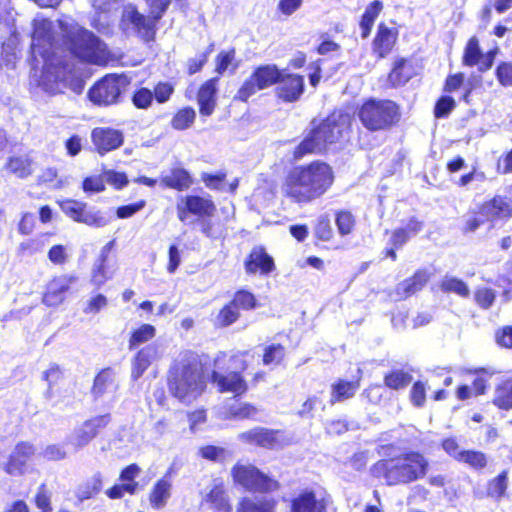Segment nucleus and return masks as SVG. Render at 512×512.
<instances>
[{"instance_id":"nucleus-10","label":"nucleus","mask_w":512,"mask_h":512,"mask_svg":"<svg viewBox=\"0 0 512 512\" xmlns=\"http://www.w3.org/2000/svg\"><path fill=\"white\" fill-rule=\"evenodd\" d=\"M231 475L235 483L249 491L268 492L278 488L277 481L250 464H236L231 470Z\"/></svg>"},{"instance_id":"nucleus-52","label":"nucleus","mask_w":512,"mask_h":512,"mask_svg":"<svg viewBox=\"0 0 512 512\" xmlns=\"http://www.w3.org/2000/svg\"><path fill=\"white\" fill-rule=\"evenodd\" d=\"M455 108V101L450 96H442L436 103L434 115L436 118H444Z\"/></svg>"},{"instance_id":"nucleus-7","label":"nucleus","mask_w":512,"mask_h":512,"mask_svg":"<svg viewBox=\"0 0 512 512\" xmlns=\"http://www.w3.org/2000/svg\"><path fill=\"white\" fill-rule=\"evenodd\" d=\"M130 80L125 75H106L90 88L89 99L97 105L108 106L119 102Z\"/></svg>"},{"instance_id":"nucleus-13","label":"nucleus","mask_w":512,"mask_h":512,"mask_svg":"<svg viewBox=\"0 0 512 512\" xmlns=\"http://www.w3.org/2000/svg\"><path fill=\"white\" fill-rule=\"evenodd\" d=\"M35 453L36 448L33 444L26 441L17 443L10 453L7 462L3 465L4 471L11 476L23 475Z\"/></svg>"},{"instance_id":"nucleus-20","label":"nucleus","mask_w":512,"mask_h":512,"mask_svg":"<svg viewBox=\"0 0 512 512\" xmlns=\"http://www.w3.org/2000/svg\"><path fill=\"white\" fill-rule=\"evenodd\" d=\"M162 353V347L158 343H152L138 351L132 362V378H140L154 361L161 358Z\"/></svg>"},{"instance_id":"nucleus-26","label":"nucleus","mask_w":512,"mask_h":512,"mask_svg":"<svg viewBox=\"0 0 512 512\" xmlns=\"http://www.w3.org/2000/svg\"><path fill=\"white\" fill-rule=\"evenodd\" d=\"M217 78L206 81L198 92L199 111L202 116H210L216 106Z\"/></svg>"},{"instance_id":"nucleus-47","label":"nucleus","mask_w":512,"mask_h":512,"mask_svg":"<svg viewBox=\"0 0 512 512\" xmlns=\"http://www.w3.org/2000/svg\"><path fill=\"white\" fill-rule=\"evenodd\" d=\"M229 416L237 419L252 418L258 413L257 407L250 403H238L229 408Z\"/></svg>"},{"instance_id":"nucleus-23","label":"nucleus","mask_w":512,"mask_h":512,"mask_svg":"<svg viewBox=\"0 0 512 512\" xmlns=\"http://www.w3.org/2000/svg\"><path fill=\"white\" fill-rule=\"evenodd\" d=\"M277 95L286 102L296 101L304 90V80L302 76L289 74L280 77L278 81Z\"/></svg>"},{"instance_id":"nucleus-45","label":"nucleus","mask_w":512,"mask_h":512,"mask_svg":"<svg viewBox=\"0 0 512 512\" xmlns=\"http://www.w3.org/2000/svg\"><path fill=\"white\" fill-rule=\"evenodd\" d=\"M459 462H463L475 469L484 468L487 464V458L480 451L464 450L460 456Z\"/></svg>"},{"instance_id":"nucleus-36","label":"nucleus","mask_w":512,"mask_h":512,"mask_svg":"<svg viewBox=\"0 0 512 512\" xmlns=\"http://www.w3.org/2000/svg\"><path fill=\"white\" fill-rule=\"evenodd\" d=\"M411 78V71L407 68V60L399 58L395 61L394 67L388 75V82L393 86L404 85Z\"/></svg>"},{"instance_id":"nucleus-37","label":"nucleus","mask_w":512,"mask_h":512,"mask_svg":"<svg viewBox=\"0 0 512 512\" xmlns=\"http://www.w3.org/2000/svg\"><path fill=\"white\" fill-rule=\"evenodd\" d=\"M114 272L115 270L108 266L107 261L100 259L92 268L91 282L99 288L113 277Z\"/></svg>"},{"instance_id":"nucleus-6","label":"nucleus","mask_w":512,"mask_h":512,"mask_svg":"<svg viewBox=\"0 0 512 512\" xmlns=\"http://www.w3.org/2000/svg\"><path fill=\"white\" fill-rule=\"evenodd\" d=\"M358 117L369 131H382L399 121L400 112L396 103L391 100L369 99L359 108Z\"/></svg>"},{"instance_id":"nucleus-2","label":"nucleus","mask_w":512,"mask_h":512,"mask_svg":"<svg viewBox=\"0 0 512 512\" xmlns=\"http://www.w3.org/2000/svg\"><path fill=\"white\" fill-rule=\"evenodd\" d=\"M333 182L332 168L324 162L314 161L292 169L283 183L282 191L293 202L306 204L325 194Z\"/></svg>"},{"instance_id":"nucleus-14","label":"nucleus","mask_w":512,"mask_h":512,"mask_svg":"<svg viewBox=\"0 0 512 512\" xmlns=\"http://www.w3.org/2000/svg\"><path fill=\"white\" fill-rule=\"evenodd\" d=\"M238 439L247 444L276 449L284 445L283 434L280 431L269 430L263 427H256L249 431L242 432Z\"/></svg>"},{"instance_id":"nucleus-25","label":"nucleus","mask_w":512,"mask_h":512,"mask_svg":"<svg viewBox=\"0 0 512 512\" xmlns=\"http://www.w3.org/2000/svg\"><path fill=\"white\" fill-rule=\"evenodd\" d=\"M480 213L486 219L493 220L495 218L511 217L512 202L502 196H495L490 201L480 205Z\"/></svg>"},{"instance_id":"nucleus-18","label":"nucleus","mask_w":512,"mask_h":512,"mask_svg":"<svg viewBox=\"0 0 512 512\" xmlns=\"http://www.w3.org/2000/svg\"><path fill=\"white\" fill-rule=\"evenodd\" d=\"M212 381L217 385L220 392L233 393L235 396L244 394L248 385L240 372L230 371L227 373L213 372Z\"/></svg>"},{"instance_id":"nucleus-41","label":"nucleus","mask_w":512,"mask_h":512,"mask_svg":"<svg viewBox=\"0 0 512 512\" xmlns=\"http://www.w3.org/2000/svg\"><path fill=\"white\" fill-rule=\"evenodd\" d=\"M8 170L19 178L27 177L31 174V162L27 157L18 156L10 158L7 164Z\"/></svg>"},{"instance_id":"nucleus-35","label":"nucleus","mask_w":512,"mask_h":512,"mask_svg":"<svg viewBox=\"0 0 512 512\" xmlns=\"http://www.w3.org/2000/svg\"><path fill=\"white\" fill-rule=\"evenodd\" d=\"M331 388V403L334 404L353 397L359 388V379L352 382L339 380Z\"/></svg>"},{"instance_id":"nucleus-30","label":"nucleus","mask_w":512,"mask_h":512,"mask_svg":"<svg viewBox=\"0 0 512 512\" xmlns=\"http://www.w3.org/2000/svg\"><path fill=\"white\" fill-rule=\"evenodd\" d=\"M429 279L425 271L416 272L411 278L399 283L395 289L396 299H404L421 290Z\"/></svg>"},{"instance_id":"nucleus-50","label":"nucleus","mask_w":512,"mask_h":512,"mask_svg":"<svg viewBox=\"0 0 512 512\" xmlns=\"http://www.w3.org/2000/svg\"><path fill=\"white\" fill-rule=\"evenodd\" d=\"M485 216L480 213V207L477 211H472L465 216V223L463 227L464 232L476 231L485 221H488Z\"/></svg>"},{"instance_id":"nucleus-21","label":"nucleus","mask_w":512,"mask_h":512,"mask_svg":"<svg viewBox=\"0 0 512 512\" xmlns=\"http://www.w3.org/2000/svg\"><path fill=\"white\" fill-rule=\"evenodd\" d=\"M118 388L119 380L116 373L112 369L106 368L96 375L92 394L95 398H101L106 395L115 397Z\"/></svg>"},{"instance_id":"nucleus-59","label":"nucleus","mask_w":512,"mask_h":512,"mask_svg":"<svg viewBox=\"0 0 512 512\" xmlns=\"http://www.w3.org/2000/svg\"><path fill=\"white\" fill-rule=\"evenodd\" d=\"M104 181L114 186L116 189H121L128 183L125 173L115 172L112 170L104 172Z\"/></svg>"},{"instance_id":"nucleus-43","label":"nucleus","mask_w":512,"mask_h":512,"mask_svg":"<svg viewBox=\"0 0 512 512\" xmlns=\"http://www.w3.org/2000/svg\"><path fill=\"white\" fill-rule=\"evenodd\" d=\"M441 288L447 292H453L461 297H468L470 290L468 286L460 279L455 277H445L441 283Z\"/></svg>"},{"instance_id":"nucleus-5","label":"nucleus","mask_w":512,"mask_h":512,"mask_svg":"<svg viewBox=\"0 0 512 512\" xmlns=\"http://www.w3.org/2000/svg\"><path fill=\"white\" fill-rule=\"evenodd\" d=\"M351 126L349 114L335 112L328 116L318 126L313 128L305 139L297 146L295 158H301L309 153L322 152L327 145L343 138Z\"/></svg>"},{"instance_id":"nucleus-39","label":"nucleus","mask_w":512,"mask_h":512,"mask_svg":"<svg viewBox=\"0 0 512 512\" xmlns=\"http://www.w3.org/2000/svg\"><path fill=\"white\" fill-rule=\"evenodd\" d=\"M196 112L191 107L179 110L171 120V126L176 130L188 129L195 121Z\"/></svg>"},{"instance_id":"nucleus-44","label":"nucleus","mask_w":512,"mask_h":512,"mask_svg":"<svg viewBox=\"0 0 512 512\" xmlns=\"http://www.w3.org/2000/svg\"><path fill=\"white\" fill-rule=\"evenodd\" d=\"M411 380L412 377L408 373L397 370L385 377V385L391 389L398 390L409 385Z\"/></svg>"},{"instance_id":"nucleus-29","label":"nucleus","mask_w":512,"mask_h":512,"mask_svg":"<svg viewBox=\"0 0 512 512\" xmlns=\"http://www.w3.org/2000/svg\"><path fill=\"white\" fill-rule=\"evenodd\" d=\"M192 182V177L189 172L180 167L172 168L169 173L163 174L160 179L162 186L178 191L188 189Z\"/></svg>"},{"instance_id":"nucleus-42","label":"nucleus","mask_w":512,"mask_h":512,"mask_svg":"<svg viewBox=\"0 0 512 512\" xmlns=\"http://www.w3.org/2000/svg\"><path fill=\"white\" fill-rule=\"evenodd\" d=\"M507 485V472L504 471L489 482L487 493L492 498L500 499L505 494Z\"/></svg>"},{"instance_id":"nucleus-19","label":"nucleus","mask_w":512,"mask_h":512,"mask_svg":"<svg viewBox=\"0 0 512 512\" xmlns=\"http://www.w3.org/2000/svg\"><path fill=\"white\" fill-rule=\"evenodd\" d=\"M398 39V30L380 23L372 42V51L378 58H385L392 51Z\"/></svg>"},{"instance_id":"nucleus-12","label":"nucleus","mask_w":512,"mask_h":512,"mask_svg":"<svg viewBox=\"0 0 512 512\" xmlns=\"http://www.w3.org/2000/svg\"><path fill=\"white\" fill-rule=\"evenodd\" d=\"M176 209L178 219L181 222H185L188 214L201 218L212 217L216 211V206L209 198L189 195L178 199Z\"/></svg>"},{"instance_id":"nucleus-38","label":"nucleus","mask_w":512,"mask_h":512,"mask_svg":"<svg viewBox=\"0 0 512 512\" xmlns=\"http://www.w3.org/2000/svg\"><path fill=\"white\" fill-rule=\"evenodd\" d=\"M156 329L153 325L142 324L139 328L134 330L129 339V349H133L141 344H144L154 338Z\"/></svg>"},{"instance_id":"nucleus-56","label":"nucleus","mask_w":512,"mask_h":512,"mask_svg":"<svg viewBox=\"0 0 512 512\" xmlns=\"http://www.w3.org/2000/svg\"><path fill=\"white\" fill-rule=\"evenodd\" d=\"M231 302L237 309L238 307H242L243 309H252L256 306V299L254 295L247 291L237 292Z\"/></svg>"},{"instance_id":"nucleus-15","label":"nucleus","mask_w":512,"mask_h":512,"mask_svg":"<svg viewBox=\"0 0 512 512\" xmlns=\"http://www.w3.org/2000/svg\"><path fill=\"white\" fill-rule=\"evenodd\" d=\"M92 142L100 155L119 148L124 142L122 131L110 127H96L91 132Z\"/></svg>"},{"instance_id":"nucleus-49","label":"nucleus","mask_w":512,"mask_h":512,"mask_svg":"<svg viewBox=\"0 0 512 512\" xmlns=\"http://www.w3.org/2000/svg\"><path fill=\"white\" fill-rule=\"evenodd\" d=\"M234 60H235V51L234 50L221 52L217 56L216 72L219 74H223L230 67H232V70L234 71L236 69V65H234Z\"/></svg>"},{"instance_id":"nucleus-31","label":"nucleus","mask_w":512,"mask_h":512,"mask_svg":"<svg viewBox=\"0 0 512 512\" xmlns=\"http://www.w3.org/2000/svg\"><path fill=\"white\" fill-rule=\"evenodd\" d=\"M429 279L425 271L416 272L411 278L399 283L395 289L396 299H404L421 290Z\"/></svg>"},{"instance_id":"nucleus-34","label":"nucleus","mask_w":512,"mask_h":512,"mask_svg":"<svg viewBox=\"0 0 512 512\" xmlns=\"http://www.w3.org/2000/svg\"><path fill=\"white\" fill-rule=\"evenodd\" d=\"M493 404L502 410L512 409V377L504 380L495 388Z\"/></svg>"},{"instance_id":"nucleus-22","label":"nucleus","mask_w":512,"mask_h":512,"mask_svg":"<svg viewBox=\"0 0 512 512\" xmlns=\"http://www.w3.org/2000/svg\"><path fill=\"white\" fill-rule=\"evenodd\" d=\"M327 500L313 491H303L292 501L291 512H326Z\"/></svg>"},{"instance_id":"nucleus-1","label":"nucleus","mask_w":512,"mask_h":512,"mask_svg":"<svg viewBox=\"0 0 512 512\" xmlns=\"http://www.w3.org/2000/svg\"><path fill=\"white\" fill-rule=\"evenodd\" d=\"M55 29L47 19L34 24L30 86L49 96L63 93L66 88L80 94L84 88L82 79L54 48L61 45L83 61L102 65L108 59L106 45L67 16L57 21V37Z\"/></svg>"},{"instance_id":"nucleus-33","label":"nucleus","mask_w":512,"mask_h":512,"mask_svg":"<svg viewBox=\"0 0 512 512\" xmlns=\"http://www.w3.org/2000/svg\"><path fill=\"white\" fill-rule=\"evenodd\" d=\"M275 501L271 498H243L237 512H274Z\"/></svg>"},{"instance_id":"nucleus-53","label":"nucleus","mask_w":512,"mask_h":512,"mask_svg":"<svg viewBox=\"0 0 512 512\" xmlns=\"http://www.w3.org/2000/svg\"><path fill=\"white\" fill-rule=\"evenodd\" d=\"M48 258L53 264L62 265L69 258V248L64 245H54L48 251Z\"/></svg>"},{"instance_id":"nucleus-9","label":"nucleus","mask_w":512,"mask_h":512,"mask_svg":"<svg viewBox=\"0 0 512 512\" xmlns=\"http://www.w3.org/2000/svg\"><path fill=\"white\" fill-rule=\"evenodd\" d=\"M281 72L274 64L259 66L244 81L235 98L246 102L251 96L260 90H264L280 80Z\"/></svg>"},{"instance_id":"nucleus-27","label":"nucleus","mask_w":512,"mask_h":512,"mask_svg":"<svg viewBox=\"0 0 512 512\" xmlns=\"http://www.w3.org/2000/svg\"><path fill=\"white\" fill-rule=\"evenodd\" d=\"M275 268L274 261L263 248H255L249 255L245 263L247 273H256L260 271L262 274H268Z\"/></svg>"},{"instance_id":"nucleus-60","label":"nucleus","mask_w":512,"mask_h":512,"mask_svg":"<svg viewBox=\"0 0 512 512\" xmlns=\"http://www.w3.org/2000/svg\"><path fill=\"white\" fill-rule=\"evenodd\" d=\"M153 100V93L147 88H141L133 96V103L138 108H148Z\"/></svg>"},{"instance_id":"nucleus-8","label":"nucleus","mask_w":512,"mask_h":512,"mask_svg":"<svg viewBox=\"0 0 512 512\" xmlns=\"http://www.w3.org/2000/svg\"><path fill=\"white\" fill-rule=\"evenodd\" d=\"M61 210L73 221L94 228H102L111 222V217L104 211L77 200L60 202Z\"/></svg>"},{"instance_id":"nucleus-61","label":"nucleus","mask_w":512,"mask_h":512,"mask_svg":"<svg viewBox=\"0 0 512 512\" xmlns=\"http://www.w3.org/2000/svg\"><path fill=\"white\" fill-rule=\"evenodd\" d=\"M211 217L203 218L200 222L202 233L212 239H217L221 236L222 232L215 222H213Z\"/></svg>"},{"instance_id":"nucleus-57","label":"nucleus","mask_w":512,"mask_h":512,"mask_svg":"<svg viewBox=\"0 0 512 512\" xmlns=\"http://www.w3.org/2000/svg\"><path fill=\"white\" fill-rule=\"evenodd\" d=\"M336 225L340 234H349L354 227V218L349 212H340L336 217Z\"/></svg>"},{"instance_id":"nucleus-54","label":"nucleus","mask_w":512,"mask_h":512,"mask_svg":"<svg viewBox=\"0 0 512 512\" xmlns=\"http://www.w3.org/2000/svg\"><path fill=\"white\" fill-rule=\"evenodd\" d=\"M145 2L149 8V15L158 20L162 18L171 4V0H145Z\"/></svg>"},{"instance_id":"nucleus-16","label":"nucleus","mask_w":512,"mask_h":512,"mask_svg":"<svg viewBox=\"0 0 512 512\" xmlns=\"http://www.w3.org/2000/svg\"><path fill=\"white\" fill-rule=\"evenodd\" d=\"M77 281L73 275H59L50 280L43 295V303L47 306H58L65 300V294L70 286Z\"/></svg>"},{"instance_id":"nucleus-64","label":"nucleus","mask_w":512,"mask_h":512,"mask_svg":"<svg viewBox=\"0 0 512 512\" xmlns=\"http://www.w3.org/2000/svg\"><path fill=\"white\" fill-rule=\"evenodd\" d=\"M499 82L504 86H512V64L502 63L496 70Z\"/></svg>"},{"instance_id":"nucleus-4","label":"nucleus","mask_w":512,"mask_h":512,"mask_svg":"<svg viewBox=\"0 0 512 512\" xmlns=\"http://www.w3.org/2000/svg\"><path fill=\"white\" fill-rule=\"evenodd\" d=\"M428 460L418 452L380 460L373 466L375 476L383 477L388 485L407 484L423 478L428 470Z\"/></svg>"},{"instance_id":"nucleus-40","label":"nucleus","mask_w":512,"mask_h":512,"mask_svg":"<svg viewBox=\"0 0 512 512\" xmlns=\"http://www.w3.org/2000/svg\"><path fill=\"white\" fill-rule=\"evenodd\" d=\"M101 486V476L99 474H95L86 483L79 486L76 495L81 501L89 499L100 491Z\"/></svg>"},{"instance_id":"nucleus-28","label":"nucleus","mask_w":512,"mask_h":512,"mask_svg":"<svg viewBox=\"0 0 512 512\" xmlns=\"http://www.w3.org/2000/svg\"><path fill=\"white\" fill-rule=\"evenodd\" d=\"M203 500L210 502L215 509L221 512H231L232 510L229 497L221 479H214L212 481L210 491L205 495Z\"/></svg>"},{"instance_id":"nucleus-24","label":"nucleus","mask_w":512,"mask_h":512,"mask_svg":"<svg viewBox=\"0 0 512 512\" xmlns=\"http://www.w3.org/2000/svg\"><path fill=\"white\" fill-rule=\"evenodd\" d=\"M493 57V52L483 55L479 48L478 39L476 37H472L466 45L463 62L467 66L480 64V70L485 71L491 68Z\"/></svg>"},{"instance_id":"nucleus-48","label":"nucleus","mask_w":512,"mask_h":512,"mask_svg":"<svg viewBox=\"0 0 512 512\" xmlns=\"http://www.w3.org/2000/svg\"><path fill=\"white\" fill-rule=\"evenodd\" d=\"M285 349L280 344H272L265 348L263 355V363L265 365L279 364L283 359Z\"/></svg>"},{"instance_id":"nucleus-62","label":"nucleus","mask_w":512,"mask_h":512,"mask_svg":"<svg viewBox=\"0 0 512 512\" xmlns=\"http://www.w3.org/2000/svg\"><path fill=\"white\" fill-rule=\"evenodd\" d=\"M145 205H146V201L140 200L133 204L118 207L116 210V215L118 218H122V219L129 218V217L133 216L135 213H137L138 211L142 210L145 207Z\"/></svg>"},{"instance_id":"nucleus-17","label":"nucleus","mask_w":512,"mask_h":512,"mask_svg":"<svg viewBox=\"0 0 512 512\" xmlns=\"http://www.w3.org/2000/svg\"><path fill=\"white\" fill-rule=\"evenodd\" d=\"M111 421L110 414H104L96 416L85 421L80 428H78L73 437L72 443L77 447H83L87 445L100 430L105 428Z\"/></svg>"},{"instance_id":"nucleus-46","label":"nucleus","mask_w":512,"mask_h":512,"mask_svg":"<svg viewBox=\"0 0 512 512\" xmlns=\"http://www.w3.org/2000/svg\"><path fill=\"white\" fill-rule=\"evenodd\" d=\"M239 317L238 309L232 302L224 306L216 317V324L222 327L229 326Z\"/></svg>"},{"instance_id":"nucleus-11","label":"nucleus","mask_w":512,"mask_h":512,"mask_svg":"<svg viewBox=\"0 0 512 512\" xmlns=\"http://www.w3.org/2000/svg\"><path fill=\"white\" fill-rule=\"evenodd\" d=\"M158 19L141 14L135 7L128 6L122 15V26L128 33H133L144 41H151L156 34Z\"/></svg>"},{"instance_id":"nucleus-63","label":"nucleus","mask_w":512,"mask_h":512,"mask_svg":"<svg viewBox=\"0 0 512 512\" xmlns=\"http://www.w3.org/2000/svg\"><path fill=\"white\" fill-rule=\"evenodd\" d=\"M315 233L316 236L323 241H328L331 239L333 231L328 218L321 217L318 220L317 226L315 228Z\"/></svg>"},{"instance_id":"nucleus-55","label":"nucleus","mask_w":512,"mask_h":512,"mask_svg":"<svg viewBox=\"0 0 512 512\" xmlns=\"http://www.w3.org/2000/svg\"><path fill=\"white\" fill-rule=\"evenodd\" d=\"M495 292L489 288H480L475 292V301L483 309H488L495 301Z\"/></svg>"},{"instance_id":"nucleus-3","label":"nucleus","mask_w":512,"mask_h":512,"mask_svg":"<svg viewBox=\"0 0 512 512\" xmlns=\"http://www.w3.org/2000/svg\"><path fill=\"white\" fill-rule=\"evenodd\" d=\"M168 388L174 397L186 403L201 395L205 379L196 354L185 352L174 362L169 370Z\"/></svg>"},{"instance_id":"nucleus-51","label":"nucleus","mask_w":512,"mask_h":512,"mask_svg":"<svg viewBox=\"0 0 512 512\" xmlns=\"http://www.w3.org/2000/svg\"><path fill=\"white\" fill-rule=\"evenodd\" d=\"M83 191L86 194L100 193L105 190V181L101 176H90L84 179L82 183Z\"/></svg>"},{"instance_id":"nucleus-32","label":"nucleus","mask_w":512,"mask_h":512,"mask_svg":"<svg viewBox=\"0 0 512 512\" xmlns=\"http://www.w3.org/2000/svg\"><path fill=\"white\" fill-rule=\"evenodd\" d=\"M172 482L166 477L159 479L151 489L149 502L155 509L163 508L171 497Z\"/></svg>"},{"instance_id":"nucleus-58","label":"nucleus","mask_w":512,"mask_h":512,"mask_svg":"<svg viewBox=\"0 0 512 512\" xmlns=\"http://www.w3.org/2000/svg\"><path fill=\"white\" fill-rule=\"evenodd\" d=\"M108 305L107 297L103 294H97L87 301L86 307L83 309V312L86 314H96L101 309L105 308Z\"/></svg>"}]
</instances>
